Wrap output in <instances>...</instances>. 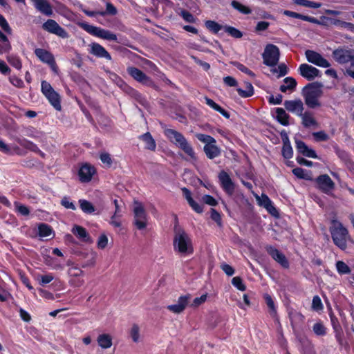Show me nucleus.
<instances>
[{
    "mask_svg": "<svg viewBox=\"0 0 354 354\" xmlns=\"http://www.w3.org/2000/svg\"><path fill=\"white\" fill-rule=\"evenodd\" d=\"M179 15L187 23H195L196 21V18L187 10H181Z\"/></svg>",
    "mask_w": 354,
    "mask_h": 354,
    "instance_id": "nucleus-50",
    "label": "nucleus"
},
{
    "mask_svg": "<svg viewBox=\"0 0 354 354\" xmlns=\"http://www.w3.org/2000/svg\"><path fill=\"white\" fill-rule=\"evenodd\" d=\"M333 57L339 64H350L349 68H354V50L338 48L333 52Z\"/></svg>",
    "mask_w": 354,
    "mask_h": 354,
    "instance_id": "nucleus-9",
    "label": "nucleus"
},
{
    "mask_svg": "<svg viewBox=\"0 0 354 354\" xmlns=\"http://www.w3.org/2000/svg\"><path fill=\"white\" fill-rule=\"evenodd\" d=\"M52 227L46 223H40L38 226V235L40 237H47L53 234Z\"/></svg>",
    "mask_w": 354,
    "mask_h": 354,
    "instance_id": "nucleus-38",
    "label": "nucleus"
},
{
    "mask_svg": "<svg viewBox=\"0 0 354 354\" xmlns=\"http://www.w3.org/2000/svg\"><path fill=\"white\" fill-rule=\"evenodd\" d=\"M232 284L239 290L245 291L246 289V286L243 283L242 278L240 277H234L232 279Z\"/></svg>",
    "mask_w": 354,
    "mask_h": 354,
    "instance_id": "nucleus-51",
    "label": "nucleus"
},
{
    "mask_svg": "<svg viewBox=\"0 0 354 354\" xmlns=\"http://www.w3.org/2000/svg\"><path fill=\"white\" fill-rule=\"evenodd\" d=\"M300 75L310 81V65L302 64L299 68Z\"/></svg>",
    "mask_w": 354,
    "mask_h": 354,
    "instance_id": "nucleus-53",
    "label": "nucleus"
},
{
    "mask_svg": "<svg viewBox=\"0 0 354 354\" xmlns=\"http://www.w3.org/2000/svg\"><path fill=\"white\" fill-rule=\"evenodd\" d=\"M295 148L298 153L310 158V148L298 136L295 137Z\"/></svg>",
    "mask_w": 354,
    "mask_h": 354,
    "instance_id": "nucleus-28",
    "label": "nucleus"
},
{
    "mask_svg": "<svg viewBox=\"0 0 354 354\" xmlns=\"http://www.w3.org/2000/svg\"><path fill=\"white\" fill-rule=\"evenodd\" d=\"M97 342L102 348H109L112 346V338L109 334H101L97 337Z\"/></svg>",
    "mask_w": 354,
    "mask_h": 354,
    "instance_id": "nucleus-34",
    "label": "nucleus"
},
{
    "mask_svg": "<svg viewBox=\"0 0 354 354\" xmlns=\"http://www.w3.org/2000/svg\"><path fill=\"white\" fill-rule=\"evenodd\" d=\"M54 279L53 274H47L40 276L39 284L42 286L50 283Z\"/></svg>",
    "mask_w": 354,
    "mask_h": 354,
    "instance_id": "nucleus-63",
    "label": "nucleus"
},
{
    "mask_svg": "<svg viewBox=\"0 0 354 354\" xmlns=\"http://www.w3.org/2000/svg\"><path fill=\"white\" fill-rule=\"evenodd\" d=\"M205 27L212 33L217 34L224 26L212 20H207L205 22Z\"/></svg>",
    "mask_w": 354,
    "mask_h": 354,
    "instance_id": "nucleus-40",
    "label": "nucleus"
},
{
    "mask_svg": "<svg viewBox=\"0 0 354 354\" xmlns=\"http://www.w3.org/2000/svg\"><path fill=\"white\" fill-rule=\"evenodd\" d=\"M276 118L277 120L283 126H288L289 124V115L287 114L283 108L276 109Z\"/></svg>",
    "mask_w": 354,
    "mask_h": 354,
    "instance_id": "nucleus-33",
    "label": "nucleus"
},
{
    "mask_svg": "<svg viewBox=\"0 0 354 354\" xmlns=\"http://www.w3.org/2000/svg\"><path fill=\"white\" fill-rule=\"evenodd\" d=\"M322 85L317 82L311 83V109L318 106V98L322 95Z\"/></svg>",
    "mask_w": 354,
    "mask_h": 354,
    "instance_id": "nucleus-21",
    "label": "nucleus"
},
{
    "mask_svg": "<svg viewBox=\"0 0 354 354\" xmlns=\"http://www.w3.org/2000/svg\"><path fill=\"white\" fill-rule=\"evenodd\" d=\"M14 140L16 142H17L20 146L30 151L37 153L39 150V147L36 144L26 138L17 136L14 138Z\"/></svg>",
    "mask_w": 354,
    "mask_h": 354,
    "instance_id": "nucleus-24",
    "label": "nucleus"
},
{
    "mask_svg": "<svg viewBox=\"0 0 354 354\" xmlns=\"http://www.w3.org/2000/svg\"><path fill=\"white\" fill-rule=\"evenodd\" d=\"M205 102L206 104L210 106L214 110L218 111L219 113H221L223 117L225 118H229L230 117V113L226 111L225 109L221 107L220 105H218L217 103H216L213 100L205 97Z\"/></svg>",
    "mask_w": 354,
    "mask_h": 354,
    "instance_id": "nucleus-31",
    "label": "nucleus"
},
{
    "mask_svg": "<svg viewBox=\"0 0 354 354\" xmlns=\"http://www.w3.org/2000/svg\"><path fill=\"white\" fill-rule=\"evenodd\" d=\"M265 250L267 252V253L283 268H289V261L283 252H281L280 250H279L275 247L271 245H266Z\"/></svg>",
    "mask_w": 354,
    "mask_h": 354,
    "instance_id": "nucleus-14",
    "label": "nucleus"
},
{
    "mask_svg": "<svg viewBox=\"0 0 354 354\" xmlns=\"http://www.w3.org/2000/svg\"><path fill=\"white\" fill-rule=\"evenodd\" d=\"M34 53L41 62L50 66L55 65L54 56L50 51L38 48L35 50Z\"/></svg>",
    "mask_w": 354,
    "mask_h": 354,
    "instance_id": "nucleus-19",
    "label": "nucleus"
},
{
    "mask_svg": "<svg viewBox=\"0 0 354 354\" xmlns=\"http://www.w3.org/2000/svg\"><path fill=\"white\" fill-rule=\"evenodd\" d=\"M35 8L46 16H51L53 13V8L47 0H31Z\"/></svg>",
    "mask_w": 354,
    "mask_h": 354,
    "instance_id": "nucleus-20",
    "label": "nucleus"
},
{
    "mask_svg": "<svg viewBox=\"0 0 354 354\" xmlns=\"http://www.w3.org/2000/svg\"><path fill=\"white\" fill-rule=\"evenodd\" d=\"M231 6H232L233 8L238 10L239 12L242 14L248 15L252 12V10L249 7L243 5L242 3L236 0H233L231 2Z\"/></svg>",
    "mask_w": 354,
    "mask_h": 354,
    "instance_id": "nucleus-41",
    "label": "nucleus"
},
{
    "mask_svg": "<svg viewBox=\"0 0 354 354\" xmlns=\"http://www.w3.org/2000/svg\"><path fill=\"white\" fill-rule=\"evenodd\" d=\"M133 225L139 230H144L147 225V214L141 203L136 202L133 207Z\"/></svg>",
    "mask_w": 354,
    "mask_h": 354,
    "instance_id": "nucleus-8",
    "label": "nucleus"
},
{
    "mask_svg": "<svg viewBox=\"0 0 354 354\" xmlns=\"http://www.w3.org/2000/svg\"><path fill=\"white\" fill-rule=\"evenodd\" d=\"M281 155L285 159H290L293 156V149L290 143L283 144L281 149Z\"/></svg>",
    "mask_w": 354,
    "mask_h": 354,
    "instance_id": "nucleus-46",
    "label": "nucleus"
},
{
    "mask_svg": "<svg viewBox=\"0 0 354 354\" xmlns=\"http://www.w3.org/2000/svg\"><path fill=\"white\" fill-rule=\"evenodd\" d=\"M108 244V238L106 234H101L97 240V248L100 249H104Z\"/></svg>",
    "mask_w": 354,
    "mask_h": 354,
    "instance_id": "nucleus-64",
    "label": "nucleus"
},
{
    "mask_svg": "<svg viewBox=\"0 0 354 354\" xmlns=\"http://www.w3.org/2000/svg\"><path fill=\"white\" fill-rule=\"evenodd\" d=\"M138 138L145 143L146 149L154 151L156 149V143L149 132L140 135Z\"/></svg>",
    "mask_w": 354,
    "mask_h": 354,
    "instance_id": "nucleus-26",
    "label": "nucleus"
},
{
    "mask_svg": "<svg viewBox=\"0 0 354 354\" xmlns=\"http://www.w3.org/2000/svg\"><path fill=\"white\" fill-rule=\"evenodd\" d=\"M165 136L171 142L183 150L191 159L196 160V153L192 145L187 140L183 133L176 130L167 129L164 131Z\"/></svg>",
    "mask_w": 354,
    "mask_h": 354,
    "instance_id": "nucleus-3",
    "label": "nucleus"
},
{
    "mask_svg": "<svg viewBox=\"0 0 354 354\" xmlns=\"http://www.w3.org/2000/svg\"><path fill=\"white\" fill-rule=\"evenodd\" d=\"M283 104L288 111L296 113L297 115L302 116L304 126L310 127V112L306 111L303 114L304 106L301 100H286Z\"/></svg>",
    "mask_w": 354,
    "mask_h": 354,
    "instance_id": "nucleus-6",
    "label": "nucleus"
},
{
    "mask_svg": "<svg viewBox=\"0 0 354 354\" xmlns=\"http://www.w3.org/2000/svg\"><path fill=\"white\" fill-rule=\"evenodd\" d=\"M223 29L225 32H227L234 38L240 39L243 37L242 32L234 27L226 25L223 27Z\"/></svg>",
    "mask_w": 354,
    "mask_h": 354,
    "instance_id": "nucleus-42",
    "label": "nucleus"
},
{
    "mask_svg": "<svg viewBox=\"0 0 354 354\" xmlns=\"http://www.w3.org/2000/svg\"><path fill=\"white\" fill-rule=\"evenodd\" d=\"M245 90L237 88L236 91L239 96L243 98L251 97L254 95V87L250 82H245Z\"/></svg>",
    "mask_w": 354,
    "mask_h": 354,
    "instance_id": "nucleus-35",
    "label": "nucleus"
},
{
    "mask_svg": "<svg viewBox=\"0 0 354 354\" xmlns=\"http://www.w3.org/2000/svg\"><path fill=\"white\" fill-rule=\"evenodd\" d=\"M0 26L6 33H7L8 35L12 34V30L11 27L10 26L6 19L1 14H0Z\"/></svg>",
    "mask_w": 354,
    "mask_h": 354,
    "instance_id": "nucleus-49",
    "label": "nucleus"
},
{
    "mask_svg": "<svg viewBox=\"0 0 354 354\" xmlns=\"http://www.w3.org/2000/svg\"><path fill=\"white\" fill-rule=\"evenodd\" d=\"M202 201L204 203L213 207L218 205V201L212 196L209 194L204 195L202 197Z\"/></svg>",
    "mask_w": 354,
    "mask_h": 354,
    "instance_id": "nucleus-62",
    "label": "nucleus"
},
{
    "mask_svg": "<svg viewBox=\"0 0 354 354\" xmlns=\"http://www.w3.org/2000/svg\"><path fill=\"white\" fill-rule=\"evenodd\" d=\"M329 231L334 244L339 249L344 250L347 248V242L351 239L348 230L338 220L333 218L330 221Z\"/></svg>",
    "mask_w": 354,
    "mask_h": 354,
    "instance_id": "nucleus-2",
    "label": "nucleus"
},
{
    "mask_svg": "<svg viewBox=\"0 0 354 354\" xmlns=\"http://www.w3.org/2000/svg\"><path fill=\"white\" fill-rule=\"evenodd\" d=\"M82 28L91 35L106 39L109 41H117V35L109 30L96 27L88 24H82Z\"/></svg>",
    "mask_w": 354,
    "mask_h": 354,
    "instance_id": "nucleus-10",
    "label": "nucleus"
},
{
    "mask_svg": "<svg viewBox=\"0 0 354 354\" xmlns=\"http://www.w3.org/2000/svg\"><path fill=\"white\" fill-rule=\"evenodd\" d=\"M218 182L223 192L229 196H232L235 191V183L233 182L227 172L222 170L219 172Z\"/></svg>",
    "mask_w": 354,
    "mask_h": 354,
    "instance_id": "nucleus-11",
    "label": "nucleus"
},
{
    "mask_svg": "<svg viewBox=\"0 0 354 354\" xmlns=\"http://www.w3.org/2000/svg\"><path fill=\"white\" fill-rule=\"evenodd\" d=\"M14 140L16 142H17L20 146L30 151L37 153L39 150V147L36 144L26 138L17 136L14 138Z\"/></svg>",
    "mask_w": 354,
    "mask_h": 354,
    "instance_id": "nucleus-23",
    "label": "nucleus"
},
{
    "mask_svg": "<svg viewBox=\"0 0 354 354\" xmlns=\"http://www.w3.org/2000/svg\"><path fill=\"white\" fill-rule=\"evenodd\" d=\"M195 136L199 141L205 144L203 151L207 158L212 160L221 156V150L216 145V140L214 138L204 133H196Z\"/></svg>",
    "mask_w": 354,
    "mask_h": 354,
    "instance_id": "nucleus-4",
    "label": "nucleus"
},
{
    "mask_svg": "<svg viewBox=\"0 0 354 354\" xmlns=\"http://www.w3.org/2000/svg\"><path fill=\"white\" fill-rule=\"evenodd\" d=\"M100 159L102 163L105 164L107 167H111L113 163L111 155L106 152L102 153L100 156Z\"/></svg>",
    "mask_w": 354,
    "mask_h": 354,
    "instance_id": "nucleus-59",
    "label": "nucleus"
},
{
    "mask_svg": "<svg viewBox=\"0 0 354 354\" xmlns=\"http://www.w3.org/2000/svg\"><path fill=\"white\" fill-rule=\"evenodd\" d=\"M310 60L311 63L317 65L318 66L328 68L330 66V63L324 58L319 53L312 51L310 54Z\"/></svg>",
    "mask_w": 354,
    "mask_h": 354,
    "instance_id": "nucleus-29",
    "label": "nucleus"
},
{
    "mask_svg": "<svg viewBox=\"0 0 354 354\" xmlns=\"http://www.w3.org/2000/svg\"><path fill=\"white\" fill-rule=\"evenodd\" d=\"M191 298V295L189 294H187L185 295H181L178 299L177 304H172L167 306V308L170 312H172L176 314H179L182 313L187 306L189 304V301Z\"/></svg>",
    "mask_w": 354,
    "mask_h": 354,
    "instance_id": "nucleus-17",
    "label": "nucleus"
},
{
    "mask_svg": "<svg viewBox=\"0 0 354 354\" xmlns=\"http://www.w3.org/2000/svg\"><path fill=\"white\" fill-rule=\"evenodd\" d=\"M25 135L28 137L38 140L41 138V133L37 131L35 128L29 127L26 129Z\"/></svg>",
    "mask_w": 354,
    "mask_h": 354,
    "instance_id": "nucleus-48",
    "label": "nucleus"
},
{
    "mask_svg": "<svg viewBox=\"0 0 354 354\" xmlns=\"http://www.w3.org/2000/svg\"><path fill=\"white\" fill-rule=\"evenodd\" d=\"M14 140L16 142H17L20 146L30 151L37 153L39 150V147L36 144L26 138L17 136L14 138Z\"/></svg>",
    "mask_w": 354,
    "mask_h": 354,
    "instance_id": "nucleus-25",
    "label": "nucleus"
},
{
    "mask_svg": "<svg viewBox=\"0 0 354 354\" xmlns=\"http://www.w3.org/2000/svg\"><path fill=\"white\" fill-rule=\"evenodd\" d=\"M211 215L210 217L212 220H213L214 222L216 223L218 226L221 227L222 226V218L221 214L219 213L217 210H216L214 208L211 209Z\"/></svg>",
    "mask_w": 354,
    "mask_h": 354,
    "instance_id": "nucleus-55",
    "label": "nucleus"
},
{
    "mask_svg": "<svg viewBox=\"0 0 354 354\" xmlns=\"http://www.w3.org/2000/svg\"><path fill=\"white\" fill-rule=\"evenodd\" d=\"M79 203L81 209L85 214H91L95 210L94 205L86 199H80Z\"/></svg>",
    "mask_w": 354,
    "mask_h": 354,
    "instance_id": "nucleus-36",
    "label": "nucleus"
},
{
    "mask_svg": "<svg viewBox=\"0 0 354 354\" xmlns=\"http://www.w3.org/2000/svg\"><path fill=\"white\" fill-rule=\"evenodd\" d=\"M265 302L268 308V313L272 317L277 316V307L272 297L269 294H265L263 295Z\"/></svg>",
    "mask_w": 354,
    "mask_h": 354,
    "instance_id": "nucleus-32",
    "label": "nucleus"
},
{
    "mask_svg": "<svg viewBox=\"0 0 354 354\" xmlns=\"http://www.w3.org/2000/svg\"><path fill=\"white\" fill-rule=\"evenodd\" d=\"M292 174L299 179L310 180V175L301 167H296L292 170Z\"/></svg>",
    "mask_w": 354,
    "mask_h": 354,
    "instance_id": "nucleus-44",
    "label": "nucleus"
},
{
    "mask_svg": "<svg viewBox=\"0 0 354 354\" xmlns=\"http://www.w3.org/2000/svg\"><path fill=\"white\" fill-rule=\"evenodd\" d=\"M313 136L315 140L317 142L326 141V140H328V138H329L328 135L323 131H318V132H314V133H313Z\"/></svg>",
    "mask_w": 354,
    "mask_h": 354,
    "instance_id": "nucleus-60",
    "label": "nucleus"
},
{
    "mask_svg": "<svg viewBox=\"0 0 354 354\" xmlns=\"http://www.w3.org/2000/svg\"><path fill=\"white\" fill-rule=\"evenodd\" d=\"M41 91L56 111L62 110L61 96L54 90L49 82L46 80L41 81Z\"/></svg>",
    "mask_w": 354,
    "mask_h": 354,
    "instance_id": "nucleus-5",
    "label": "nucleus"
},
{
    "mask_svg": "<svg viewBox=\"0 0 354 354\" xmlns=\"http://www.w3.org/2000/svg\"><path fill=\"white\" fill-rule=\"evenodd\" d=\"M43 30L56 35L61 38L66 39L68 38L69 35L68 32L58 24V23L54 19H49L42 24Z\"/></svg>",
    "mask_w": 354,
    "mask_h": 354,
    "instance_id": "nucleus-12",
    "label": "nucleus"
},
{
    "mask_svg": "<svg viewBox=\"0 0 354 354\" xmlns=\"http://www.w3.org/2000/svg\"><path fill=\"white\" fill-rule=\"evenodd\" d=\"M336 269L340 274H345L351 272L349 267L342 261H337Z\"/></svg>",
    "mask_w": 354,
    "mask_h": 354,
    "instance_id": "nucleus-47",
    "label": "nucleus"
},
{
    "mask_svg": "<svg viewBox=\"0 0 354 354\" xmlns=\"http://www.w3.org/2000/svg\"><path fill=\"white\" fill-rule=\"evenodd\" d=\"M8 79L10 84L14 86L19 88H22L24 87V83L23 80L17 75H10Z\"/></svg>",
    "mask_w": 354,
    "mask_h": 354,
    "instance_id": "nucleus-52",
    "label": "nucleus"
},
{
    "mask_svg": "<svg viewBox=\"0 0 354 354\" xmlns=\"http://www.w3.org/2000/svg\"><path fill=\"white\" fill-rule=\"evenodd\" d=\"M284 84H281L279 87L280 91L286 93L287 91H293L297 86V81L292 77H287L283 80Z\"/></svg>",
    "mask_w": 354,
    "mask_h": 354,
    "instance_id": "nucleus-30",
    "label": "nucleus"
},
{
    "mask_svg": "<svg viewBox=\"0 0 354 354\" xmlns=\"http://www.w3.org/2000/svg\"><path fill=\"white\" fill-rule=\"evenodd\" d=\"M71 232L80 241L85 243L91 241V237L88 232L82 226L75 225L73 227Z\"/></svg>",
    "mask_w": 354,
    "mask_h": 354,
    "instance_id": "nucleus-22",
    "label": "nucleus"
},
{
    "mask_svg": "<svg viewBox=\"0 0 354 354\" xmlns=\"http://www.w3.org/2000/svg\"><path fill=\"white\" fill-rule=\"evenodd\" d=\"M279 48L276 45L272 44L266 45L262 55L265 65L270 67L275 66L279 60Z\"/></svg>",
    "mask_w": 354,
    "mask_h": 354,
    "instance_id": "nucleus-7",
    "label": "nucleus"
},
{
    "mask_svg": "<svg viewBox=\"0 0 354 354\" xmlns=\"http://www.w3.org/2000/svg\"><path fill=\"white\" fill-rule=\"evenodd\" d=\"M90 46H91V49L89 50V53L91 54H92L99 58H104L106 60L111 59V56L110 53L105 49L104 47H103L100 44L96 43V42H93V43H91Z\"/></svg>",
    "mask_w": 354,
    "mask_h": 354,
    "instance_id": "nucleus-18",
    "label": "nucleus"
},
{
    "mask_svg": "<svg viewBox=\"0 0 354 354\" xmlns=\"http://www.w3.org/2000/svg\"><path fill=\"white\" fill-rule=\"evenodd\" d=\"M12 45L8 37L0 30V55L10 53Z\"/></svg>",
    "mask_w": 354,
    "mask_h": 354,
    "instance_id": "nucleus-27",
    "label": "nucleus"
},
{
    "mask_svg": "<svg viewBox=\"0 0 354 354\" xmlns=\"http://www.w3.org/2000/svg\"><path fill=\"white\" fill-rule=\"evenodd\" d=\"M313 330L315 335L319 337L325 336L328 332L327 328L321 321L314 324L313 326Z\"/></svg>",
    "mask_w": 354,
    "mask_h": 354,
    "instance_id": "nucleus-37",
    "label": "nucleus"
},
{
    "mask_svg": "<svg viewBox=\"0 0 354 354\" xmlns=\"http://www.w3.org/2000/svg\"><path fill=\"white\" fill-rule=\"evenodd\" d=\"M8 62L17 70L22 68V62L21 58L17 55H9L6 57Z\"/></svg>",
    "mask_w": 354,
    "mask_h": 354,
    "instance_id": "nucleus-39",
    "label": "nucleus"
},
{
    "mask_svg": "<svg viewBox=\"0 0 354 354\" xmlns=\"http://www.w3.org/2000/svg\"><path fill=\"white\" fill-rule=\"evenodd\" d=\"M60 203L66 209L76 210L75 205L73 203V202L71 201L70 198L68 196L63 197L62 199L61 200Z\"/></svg>",
    "mask_w": 354,
    "mask_h": 354,
    "instance_id": "nucleus-56",
    "label": "nucleus"
},
{
    "mask_svg": "<svg viewBox=\"0 0 354 354\" xmlns=\"http://www.w3.org/2000/svg\"><path fill=\"white\" fill-rule=\"evenodd\" d=\"M232 64L234 66H235L237 69H239L241 72L248 75L249 76H250L252 77H255V73L253 71H252L250 69H249L248 67H246L245 65H243V64L235 61V62H232Z\"/></svg>",
    "mask_w": 354,
    "mask_h": 354,
    "instance_id": "nucleus-45",
    "label": "nucleus"
},
{
    "mask_svg": "<svg viewBox=\"0 0 354 354\" xmlns=\"http://www.w3.org/2000/svg\"><path fill=\"white\" fill-rule=\"evenodd\" d=\"M302 95L304 97L306 104L310 107V82L303 87Z\"/></svg>",
    "mask_w": 354,
    "mask_h": 354,
    "instance_id": "nucleus-61",
    "label": "nucleus"
},
{
    "mask_svg": "<svg viewBox=\"0 0 354 354\" xmlns=\"http://www.w3.org/2000/svg\"><path fill=\"white\" fill-rule=\"evenodd\" d=\"M96 173L94 166L88 162L82 165L78 171V176L81 183H88Z\"/></svg>",
    "mask_w": 354,
    "mask_h": 354,
    "instance_id": "nucleus-15",
    "label": "nucleus"
},
{
    "mask_svg": "<svg viewBox=\"0 0 354 354\" xmlns=\"http://www.w3.org/2000/svg\"><path fill=\"white\" fill-rule=\"evenodd\" d=\"M311 308L318 313H321L324 309V305L319 296H315L313 299Z\"/></svg>",
    "mask_w": 354,
    "mask_h": 354,
    "instance_id": "nucleus-43",
    "label": "nucleus"
},
{
    "mask_svg": "<svg viewBox=\"0 0 354 354\" xmlns=\"http://www.w3.org/2000/svg\"><path fill=\"white\" fill-rule=\"evenodd\" d=\"M273 73H279L278 77H283L288 73V68L284 63H281L278 66L277 69L274 68L272 70Z\"/></svg>",
    "mask_w": 354,
    "mask_h": 354,
    "instance_id": "nucleus-57",
    "label": "nucleus"
},
{
    "mask_svg": "<svg viewBox=\"0 0 354 354\" xmlns=\"http://www.w3.org/2000/svg\"><path fill=\"white\" fill-rule=\"evenodd\" d=\"M316 182L319 189L326 194L332 195L335 183L329 176L326 174L321 175L316 179Z\"/></svg>",
    "mask_w": 354,
    "mask_h": 354,
    "instance_id": "nucleus-16",
    "label": "nucleus"
},
{
    "mask_svg": "<svg viewBox=\"0 0 354 354\" xmlns=\"http://www.w3.org/2000/svg\"><path fill=\"white\" fill-rule=\"evenodd\" d=\"M106 14L111 15H115L117 14L116 8L110 2L106 3L105 11L99 12V15L102 16H104Z\"/></svg>",
    "mask_w": 354,
    "mask_h": 354,
    "instance_id": "nucleus-54",
    "label": "nucleus"
},
{
    "mask_svg": "<svg viewBox=\"0 0 354 354\" xmlns=\"http://www.w3.org/2000/svg\"><path fill=\"white\" fill-rule=\"evenodd\" d=\"M257 198L259 201V205L263 206L264 208H266L272 203L270 198L264 194L261 195V198L257 196Z\"/></svg>",
    "mask_w": 354,
    "mask_h": 354,
    "instance_id": "nucleus-58",
    "label": "nucleus"
},
{
    "mask_svg": "<svg viewBox=\"0 0 354 354\" xmlns=\"http://www.w3.org/2000/svg\"><path fill=\"white\" fill-rule=\"evenodd\" d=\"M174 233L173 247L174 251L184 256L192 254L194 247L192 239L186 231L179 225L176 216Z\"/></svg>",
    "mask_w": 354,
    "mask_h": 354,
    "instance_id": "nucleus-1",
    "label": "nucleus"
},
{
    "mask_svg": "<svg viewBox=\"0 0 354 354\" xmlns=\"http://www.w3.org/2000/svg\"><path fill=\"white\" fill-rule=\"evenodd\" d=\"M127 73L138 82L147 86H152L153 81L143 71L135 66H129L127 68Z\"/></svg>",
    "mask_w": 354,
    "mask_h": 354,
    "instance_id": "nucleus-13",
    "label": "nucleus"
}]
</instances>
